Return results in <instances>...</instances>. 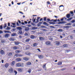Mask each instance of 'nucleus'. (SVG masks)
I'll return each mask as SVG.
<instances>
[{
	"label": "nucleus",
	"instance_id": "obj_54",
	"mask_svg": "<svg viewBox=\"0 0 75 75\" xmlns=\"http://www.w3.org/2000/svg\"><path fill=\"white\" fill-rule=\"evenodd\" d=\"M19 33L21 34L23 33V32L22 31H20L19 32Z\"/></svg>",
	"mask_w": 75,
	"mask_h": 75
},
{
	"label": "nucleus",
	"instance_id": "obj_39",
	"mask_svg": "<svg viewBox=\"0 0 75 75\" xmlns=\"http://www.w3.org/2000/svg\"><path fill=\"white\" fill-rule=\"evenodd\" d=\"M24 35H25L26 37H27L28 36V34L27 33H25L24 34Z\"/></svg>",
	"mask_w": 75,
	"mask_h": 75
},
{
	"label": "nucleus",
	"instance_id": "obj_48",
	"mask_svg": "<svg viewBox=\"0 0 75 75\" xmlns=\"http://www.w3.org/2000/svg\"><path fill=\"white\" fill-rule=\"evenodd\" d=\"M8 55L9 56H11L12 55V53H9Z\"/></svg>",
	"mask_w": 75,
	"mask_h": 75
},
{
	"label": "nucleus",
	"instance_id": "obj_3",
	"mask_svg": "<svg viewBox=\"0 0 75 75\" xmlns=\"http://www.w3.org/2000/svg\"><path fill=\"white\" fill-rule=\"evenodd\" d=\"M23 27H25V31H29V30H30V28L28 27H25L24 26H23Z\"/></svg>",
	"mask_w": 75,
	"mask_h": 75
},
{
	"label": "nucleus",
	"instance_id": "obj_17",
	"mask_svg": "<svg viewBox=\"0 0 75 75\" xmlns=\"http://www.w3.org/2000/svg\"><path fill=\"white\" fill-rule=\"evenodd\" d=\"M46 44L47 45H50V44H51V42L49 41H47L46 42Z\"/></svg>",
	"mask_w": 75,
	"mask_h": 75
},
{
	"label": "nucleus",
	"instance_id": "obj_27",
	"mask_svg": "<svg viewBox=\"0 0 75 75\" xmlns=\"http://www.w3.org/2000/svg\"><path fill=\"white\" fill-rule=\"evenodd\" d=\"M13 49L14 50H17V47L16 46H14L13 47Z\"/></svg>",
	"mask_w": 75,
	"mask_h": 75
},
{
	"label": "nucleus",
	"instance_id": "obj_15",
	"mask_svg": "<svg viewBox=\"0 0 75 75\" xmlns=\"http://www.w3.org/2000/svg\"><path fill=\"white\" fill-rule=\"evenodd\" d=\"M15 44L16 45H19V44H20V42H15Z\"/></svg>",
	"mask_w": 75,
	"mask_h": 75
},
{
	"label": "nucleus",
	"instance_id": "obj_13",
	"mask_svg": "<svg viewBox=\"0 0 75 75\" xmlns=\"http://www.w3.org/2000/svg\"><path fill=\"white\" fill-rule=\"evenodd\" d=\"M38 45V43H33V47H36Z\"/></svg>",
	"mask_w": 75,
	"mask_h": 75
},
{
	"label": "nucleus",
	"instance_id": "obj_47",
	"mask_svg": "<svg viewBox=\"0 0 75 75\" xmlns=\"http://www.w3.org/2000/svg\"><path fill=\"white\" fill-rule=\"evenodd\" d=\"M19 54H16L15 55V56L16 57H19Z\"/></svg>",
	"mask_w": 75,
	"mask_h": 75
},
{
	"label": "nucleus",
	"instance_id": "obj_53",
	"mask_svg": "<svg viewBox=\"0 0 75 75\" xmlns=\"http://www.w3.org/2000/svg\"><path fill=\"white\" fill-rule=\"evenodd\" d=\"M9 29H10V28L8 26H7V28L6 29V30H9Z\"/></svg>",
	"mask_w": 75,
	"mask_h": 75
},
{
	"label": "nucleus",
	"instance_id": "obj_55",
	"mask_svg": "<svg viewBox=\"0 0 75 75\" xmlns=\"http://www.w3.org/2000/svg\"><path fill=\"white\" fill-rule=\"evenodd\" d=\"M42 28H47V27H46L44 26H42Z\"/></svg>",
	"mask_w": 75,
	"mask_h": 75
},
{
	"label": "nucleus",
	"instance_id": "obj_10",
	"mask_svg": "<svg viewBox=\"0 0 75 75\" xmlns=\"http://www.w3.org/2000/svg\"><path fill=\"white\" fill-rule=\"evenodd\" d=\"M10 41H14V38H10L8 39Z\"/></svg>",
	"mask_w": 75,
	"mask_h": 75
},
{
	"label": "nucleus",
	"instance_id": "obj_1",
	"mask_svg": "<svg viewBox=\"0 0 75 75\" xmlns=\"http://www.w3.org/2000/svg\"><path fill=\"white\" fill-rule=\"evenodd\" d=\"M16 65L17 67H24L23 63H22L21 64L20 63H18L16 64Z\"/></svg>",
	"mask_w": 75,
	"mask_h": 75
},
{
	"label": "nucleus",
	"instance_id": "obj_14",
	"mask_svg": "<svg viewBox=\"0 0 75 75\" xmlns=\"http://www.w3.org/2000/svg\"><path fill=\"white\" fill-rule=\"evenodd\" d=\"M71 17V14H67L66 15V17L68 18H69Z\"/></svg>",
	"mask_w": 75,
	"mask_h": 75
},
{
	"label": "nucleus",
	"instance_id": "obj_43",
	"mask_svg": "<svg viewBox=\"0 0 75 75\" xmlns=\"http://www.w3.org/2000/svg\"><path fill=\"white\" fill-rule=\"evenodd\" d=\"M24 56V55L22 54H19V57H23Z\"/></svg>",
	"mask_w": 75,
	"mask_h": 75
},
{
	"label": "nucleus",
	"instance_id": "obj_60",
	"mask_svg": "<svg viewBox=\"0 0 75 75\" xmlns=\"http://www.w3.org/2000/svg\"><path fill=\"white\" fill-rule=\"evenodd\" d=\"M2 33H3V32L1 30H0V34H2Z\"/></svg>",
	"mask_w": 75,
	"mask_h": 75
},
{
	"label": "nucleus",
	"instance_id": "obj_28",
	"mask_svg": "<svg viewBox=\"0 0 75 75\" xmlns=\"http://www.w3.org/2000/svg\"><path fill=\"white\" fill-rule=\"evenodd\" d=\"M47 64H44L43 66V68H44V69H45V68H46V65Z\"/></svg>",
	"mask_w": 75,
	"mask_h": 75
},
{
	"label": "nucleus",
	"instance_id": "obj_49",
	"mask_svg": "<svg viewBox=\"0 0 75 75\" xmlns=\"http://www.w3.org/2000/svg\"><path fill=\"white\" fill-rule=\"evenodd\" d=\"M75 20H73L71 21V23H75Z\"/></svg>",
	"mask_w": 75,
	"mask_h": 75
},
{
	"label": "nucleus",
	"instance_id": "obj_34",
	"mask_svg": "<svg viewBox=\"0 0 75 75\" xmlns=\"http://www.w3.org/2000/svg\"><path fill=\"white\" fill-rule=\"evenodd\" d=\"M49 24H55V23L52 22H49Z\"/></svg>",
	"mask_w": 75,
	"mask_h": 75
},
{
	"label": "nucleus",
	"instance_id": "obj_11",
	"mask_svg": "<svg viewBox=\"0 0 75 75\" xmlns=\"http://www.w3.org/2000/svg\"><path fill=\"white\" fill-rule=\"evenodd\" d=\"M55 43L57 45H59V44H60V42L59 41H56Z\"/></svg>",
	"mask_w": 75,
	"mask_h": 75
},
{
	"label": "nucleus",
	"instance_id": "obj_30",
	"mask_svg": "<svg viewBox=\"0 0 75 75\" xmlns=\"http://www.w3.org/2000/svg\"><path fill=\"white\" fill-rule=\"evenodd\" d=\"M47 20L49 22V21H53V20H54V19H52L51 20H50V19H47Z\"/></svg>",
	"mask_w": 75,
	"mask_h": 75
},
{
	"label": "nucleus",
	"instance_id": "obj_57",
	"mask_svg": "<svg viewBox=\"0 0 75 75\" xmlns=\"http://www.w3.org/2000/svg\"><path fill=\"white\" fill-rule=\"evenodd\" d=\"M16 25H18V26H19V25L18 22H16Z\"/></svg>",
	"mask_w": 75,
	"mask_h": 75
},
{
	"label": "nucleus",
	"instance_id": "obj_64",
	"mask_svg": "<svg viewBox=\"0 0 75 75\" xmlns=\"http://www.w3.org/2000/svg\"><path fill=\"white\" fill-rule=\"evenodd\" d=\"M60 21H64V18H62L61 19Z\"/></svg>",
	"mask_w": 75,
	"mask_h": 75
},
{
	"label": "nucleus",
	"instance_id": "obj_44",
	"mask_svg": "<svg viewBox=\"0 0 75 75\" xmlns=\"http://www.w3.org/2000/svg\"><path fill=\"white\" fill-rule=\"evenodd\" d=\"M14 72L15 73V75H17V71L15 70L14 71Z\"/></svg>",
	"mask_w": 75,
	"mask_h": 75
},
{
	"label": "nucleus",
	"instance_id": "obj_16",
	"mask_svg": "<svg viewBox=\"0 0 75 75\" xmlns=\"http://www.w3.org/2000/svg\"><path fill=\"white\" fill-rule=\"evenodd\" d=\"M18 71H19V72H22V71H23V68H18Z\"/></svg>",
	"mask_w": 75,
	"mask_h": 75
},
{
	"label": "nucleus",
	"instance_id": "obj_51",
	"mask_svg": "<svg viewBox=\"0 0 75 75\" xmlns=\"http://www.w3.org/2000/svg\"><path fill=\"white\" fill-rule=\"evenodd\" d=\"M52 4H53V5H56V3L55 2H54L52 3Z\"/></svg>",
	"mask_w": 75,
	"mask_h": 75
},
{
	"label": "nucleus",
	"instance_id": "obj_33",
	"mask_svg": "<svg viewBox=\"0 0 75 75\" xmlns=\"http://www.w3.org/2000/svg\"><path fill=\"white\" fill-rule=\"evenodd\" d=\"M58 31L59 32H62V29H59L58 30Z\"/></svg>",
	"mask_w": 75,
	"mask_h": 75
},
{
	"label": "nucleus",
	"instance_id": "obj_2",
	"mask_svg": "<svg viewBox=\"0 0 75 75\" xmlns=\"http://www.w3.org/2000/svg\"><path fill=\"white\" fill-rule=\"evenodd\" d=\"M8 71L9 73H13V72H14V69H13V68L11 67L9 69Z\"/></svg>",
	"mask_w": 75,
	"mask_h": 75
},
{
	"label": "nucleus",
	"instance_id": "obj_46",
	"mask_svg": "<svg viewBox=\"0 0 75 75\" xmlns=\"http://www.w3.org/2000/svg\"><path fill=\"white\" fill-rule=\"evenodd\" d=\"M0 30H2L3 29V25H1L0 26Z\"/></svg>",
	"mask_w": 75,
	"mask_h": 75
},
{
	"label": "nucleus",
	"instance_id": "obj_45",
	"mask_svg": "<svg viewBox=\"0 0 75 75\" xmlns=\"http://www.w3.org/2000/svg\"><path fill=\"white\" fill-rule=\"evenodd\" d=\"M70 38L71 39H73V36L72 35H70Z\"/></svg>",
	"mask_w": 75,
	"mask_h": 75
},
{
	"label": "nucleus",
	"instance_id": "obj_36",
	"mask_svg": "<svg viewBox=\"0 0 75 75\" xmlns=\"http://www.w3.org/2000/svg\"><path fill=\"white\" fill-rule=\"evenodd\" d=\"M28 72L29 73H31V69H29L28 70Z\"/></svg>",
	"mask_w": 75,
	"mask_h": 75
},
{
	"label": "nucleus",
	"instance_id": "obj_7",
	"mask_svg": "<svg viewBox=\"0 0 75 75\" xmlns=\"http://www.w3.org/2000/svg\"><path fill=\"white\" fill-rule=\"evenodd\" d=\"M65 23H66V22H65V21H63L58 23V24H65Z\"/></svg>",
	"mask_w": 75,
	"mask_h": 75
},
{
	"label": "nucleus",
	"instance_id": "obj_41",
	"mask_svg": "<svg viewBox=\"0 0 75 75\" xmlns=\"http://www.w3.org/2000/svg\"><path fill=\"white\" fill-rule=\"evenodd\" d=\"M43 20L44 21H46L47 20V17H44L43 18Z\"/></svg>",
	"mask_w": 75,
	"mask_h": 75
},
{
	"label": "nucleus",
	"instance_id": "obj_21",
	"mask_svg": "<svg viewBox=\"0 0 75 75\" xmlns=\"http://www.w3.org/2000/svg\"><path fill=\"white\" fill-rule=\"evenodd\" d=\"M1 54L2 55H3L4 54V51L3 50H1Z\"/></svg>",
	"mask_w": 75,
	"mask_h": 75
},
{
	"label": "nucleus",
	"instance_id": "obj_18",
	"mask_svg": "<svg viewBox=\"0 0 75 75\" xmlns=\"http://www.w3.org/2000/svg\"><path fill=\"white\" fill-rule=\"evenodd\" d=\"M9 66V64L8 63H6L5 65V68H7Z\"/></svg>",
	"mask_w": 75,
	"mask_h": 75
},
{
	"label": "nucleus",
	"instance_id": "obj_12",
	"mask_svg": "<svg viewBox=\"0 0 75 75\" xmlns=\"http://www.w3.org/2000/svg\"><path fill=\"white\" fill-rule=\"evenodd\" d=\"M62 62H59L57 63V65H62Z\"/></svg>",
	"mask_w": 75,
	"mask_h": 75
},
{
	"label": "nucleus",
	"instance_id": "obj_52",
	"mask_svg": "<svg viewBox=\"0 0 75 75\" xmlns=\"http://www.w3.org/2000/svg\"><path fill=\"white\" fill-rule=\"evenodd\" d=\"M47 4H51L50 3V1H49L47 2Z\"/></svg>",
	"mask_w": 75,
	"mask_h": 75
},
{
	"label": "nucleus",
	"instance_id": "obj_23",
	"mask_svg": "<svg viewBox=\"0 0 75 75\" xmlns=\"http://www.w3.org/2000/svg\"><path fill=\"white\" fill-rule=\"evenodd\" d=\"M17 29L18 30H22V28L21 27H16Z\"/></svg>",
	"mask_w": 75,
	"mask_h": 75
},
{
	"label": "nucleus",
	"instance_id": "obj_22",
	"mask_svg": "<svg viewBox=\"0 0 75 75\" xmlns=\"http://www.w3.org/2000/svg\"><path fill=\"white\" fill-rule=\"evenodd\" d=\"M9 36V34H6L4 36L5 38H8Z\"/></svg>",
	"mask_w": 75,
	"mask_h": 75
},
{
	"label": "nucleus",
	"instance_id": "obj_62",
	"mask_svg": "<svg viewBox=\"0 0 75 75\" xmlns=\"http://www.w3.org/2000/svg\"><path fill=\"white\" fill-rule=\"evenodd\" d=\"M40 23H39L38 24H37V25H38V26H40Z\"/></svg>",
	"mask_w": 75,
	"mask_h": 75
},
{
	"label": "nucleus",
	"instance_id": "obj_63",
	"mask_svg": "<svg viewBox=\"0 0 75 75\" xmlns=\"http://www.w3.org/2000/svg\"><path fill=\"white\" fill-rule=\"evenodd\" d=\"M19 13H21L22 14H24V13H23L22 12L19 11Z\"/></svg>",
	"mask_w": 75,
	"mask_h": 75
},
{
	"label": "nucleus",
	"instance_id": "obj_32",
	"mask_svg": "<svg viewBox=\"0 0 75 75\" xmlns=\"http://www.w3.org/2000/svg\"><path fill=\"white\" fill-rule=\"evenodd\" d=\"M32 29L33 30H36V29H37V28L35 27H33L32 28Z\"/></svg>",
	"mask_w": 75,
	"mask_h": 75
},
{
	"label": "nucleus",
	"instance_id": "obj_31",
	"mask_svg": "<svg viewBox=\"0 0 75 75\" xmlns=\"http://www.w3.org/2000/svg\"><path fill=\"white\" fill-rule=\"evenodd\" d=\"M34 17L33 18L32 21H33V23H34V22H35V20H36V18H35L34 19Z\"/></svg>",
	"mask_w": 75,
	"mask_h": 75
},
{
	"label": "nucleus",
	"instance_id": "obj_19",
	"mask_svg": "<svg viewBox=\"0 0 75 75\" xmlns=\"http://www.w3.org/2000/svg\"><path fill=\"white\" fill-rule=\"evenodd\" d=\"M30 38L31 39H34L35 38V36L33 35H31Z\"/></svg>",
	"mask_w": 75,
	"mask_h": 75
},
{
	"label": "nucleus",
	"instance_id": "obj_58",
	"mask_svg": "<svg viewBox=\"0 0 75 75\" xmlns=\"http://www.w3.org/2000/svg\"><path fill=\"white\" fill-rule=\"evenodd\" d=\"M43 19V18H40V21H42Z\"/></svg>",
	"mask_w": 75,
	"mask_h": 75
},
{
	"label": "nucleus",
	"instance_id": "obj_61",
	"mask_svg": "<svg viewBox=\"0 0 75 75\" xmlns=\"http://www.w3.org/2000/svg\"><path fill=\"white\" fill-rule=\"evenodd\" d=\"M65 69H66L65 68H63L62 69H61V71H64V70H65Z\"/></svg>",
	"mask_w": 75,
	"mask_h": 75
},
{
	"label": "nucleus",
	"instance_id": "obj_8",
	"mask_svg": "<svg viewBox=\"0 0 75 75\" xmlns=\"http://www.w3.org/2000/svg\"><path fill=\"white\" fill-rule=\"evenodd\" d=\"M26 65H31L32 64L31 63V62H28L26 63Z\"/></svg>",
	"mask_w": 75,
	"mask_h": 75
},
{
	"label": "nucleus",
	"instance_id": "obj_6",
	"mask_svg": "<svg viewBox=\"0 0 75 75\" xmlns=\"http://www.w3.org/2000/svg\"><path fill=\"white\" fill-rule=\"evenodd\" d=\"M23 60H25V61H27L29 60V58L28 57H25L23 58Z\"/></svg>",
	"mask_w": 75,
	"mask_h": 75
},
{
	"label": "nucleus",
	"instance_id": "obj_35",
	"mask_svg": "<svg viewBox=\"0 0 75 75\" xmlns=\"http://www.w3.org/2000/svg\"><path fill=\"white\" fill-rule=\"evenodd\" d=\"M66 24V25H72V24L70 23H68Z\"/></svg>",
	"mask_w": 75,
	"mask_h": 75
},
{
	"label": "nucleus",
	"instance_id": "obj_59",
	"mask_svg": "<svg viewBox=\"0 0 75 75\" xmlns=\"http://www.w3.org/2000/svg\"><path fill=\"white\" fill-rule=\"evenodd\" d=\"M19 38H22V36L21 35H20L19 36Z\"/></svg>",
	"mask_w": 75,
	"mask_h": 75
},
{
	"label": "nucleus",
	"instance_id": "obj_42",
	"mask_svg": "<svg viewBox=\"0 0 75 75\" xmlns=\"http://www.w3.org/2000/svg\"><path fill=\"white\" fill-rule=\"evenodd\" d=\"M72 18H70L67 19V21H70V20H72Z\"/></svg>",
	"mask_w": 75,
	"mask_h": 75
},
{
	"label": "nucleus",
	"instance_id": "obj_29",
	"mask_svg": "<svg viewBox=\"0 0 75 75\" xmlns=\"http://www.w3.org/2000/svg\"><path fill=\"white\" fill-rule=\"evenodd\" d=\"M16 53H20V51L19 50H16L15 51Z\"/></svg>",
	"mask_w": 75,
	"mask_h": 75
},
{
	"label": "nucleus",
	"instance_id": "obj_24",
	"mask_svg": "<svg viewBox=\"0 0 75 75\" xmlns=\"http://www.w3.org/2000/svg\"><path fill=\"white\" fill-rule=\"evenodd\" d=\"M63 47H64V48L67 47H68V45L67 44H64L63 45Z\"/></svg>",
	"mask_w": 75,
	"mask_h": 75
},
{
	"label": "nucleus",
	"instance_id": "obj_20",
	"mask_svg": "<svg viewBox=\"0 0 75 75\" xmlns=\"http://www.w3.org/2000/svg\"><path fill=\"white\" fill-rule=\"evenodd\" d=\"M43 24H44V25H47V26H49V24H48V23H47L45 22H43Z\"/></svg>",
	"mask_w": 75,
	"mask_h": 75
},
{
	"label": "nucleus",
	"instance_id": "obj_40",
	"mask_svg": "<svg viewBox=\"0 0 75 75\" xmlns=\"http://www.w3.org/2000/svg\"><path fill=\"white\" fill-rule=\"evenodd\" d=\"M16 34L15 33H13L12 34V36L13 37H14V36L16 35Z\"/></svg>",
	"mask_w": 75,
	"mask_h": 75
},
{
	"label": "nucleus",
	"instance_id": "obj_37",
	"mask_svg": "<svg viewBox=\"0 0 75 75\" xmlns=\"http://www.w3.org/2000/svg\"><path fill=\"white\" fill-rule=\"evenodd\" d=\"M7 27V24L5 23L4 24V26H3L4 28H6V27Z\"/></svg>",
	"mask_w": 75,
	"mask_h": 75
},
{
	"label": "nucleus",
	"instance_id": "obj_56",
	"mask_svg": "<svg viewBox=\"0 0 75 75\" xmlns=\"http://www.w3.org/2000/svg\"><path fill=\"white\" fill-rule=\"evenodd\" d=\"M39 20H38V19H36L37 21L35 22V23H38L39 22Z\"/></svg>",
	"mask_w": 75,
	"mask_h": 75
},
{
	"label": "nucleus",
	"instance_id": "obj_5",
	"mask_svg": "<svg viewBox=\"0 0 75 75\" xmlns=\"http://www.w3.org/2000/svg\"><path fill=\"white\" fill-rule=\"evenodd\" d=\"M39 40L40 41H44V40H45V38L40 37H39Z\"/></svg>",
	"mask_w": 75,
	"mask_h": 75
},
{
	"label": "nucleus",
	"instance_id": "obj_9",
	"mask_svg": "<svg viewBox=\"0 0 75 75\" xmlns=\"http://www.w3.org/2000/svg\"><path fill=\"white\" fill-rule=\"evenodd\" d=\"M38 57L39 58H40V59H42L43 58H44L43 55H38Z\"/></svg>",
	"mask_w": 75,
	"mask_h": 75
},
{
	"label": "nucleus",
	"instance_id": "obj_50",
	"mask_svg": "<svg viewBox=\"0 0 75 75\" xmlns=\"http://www.w3.org/2000/svg\"><path fill=\"white\" fill-rule=\"evenodd\" d=\"M65 28H69V27H71V26H65Z\"/></svg>",
	"mask_w": 75,
	"mask_h": 75
},
{
	"label": "nucleus",
	"instance_id": "obj_26",
	"mask_svg": "<svg viewBox=\"0 0 75 75\" xmlns=\"http://www.w3.org/2000/svg\"><path fill=\"white\" fill-rule=\"evenodd\" d=\"M30 41V39H27L26 40H25V42H29V41Z\"/></svg>",
	"mask_w": 75,
	"mask_h": 75
},
{
	"label": "nucleus",
	"instance_id": "obj_38",
	"mask_svg": "<svg viewBox=\"0 0 75 75\" xmlns=\"http://www.w3.org/2000/svg\"><path fill=\"white\" fill-rule=\"evenodd\" d=\"M1 42H2V43H4V42H5V40H1Z\"/></svg>",
	"mask_w": 75,
	"mask_h": 75
},
{
	"label": "nucleus",
	"instance_id": "obj_4",
	"mask_svg": "<svg viewBox=\"0 0 75 75\" xmlns=\"http://www.w3.org/2000/svg\"><path fill=\"white\" fill-rule=\"evenodd\" d=\"M16 60L17 62H20L21 61V58H18L16 59Z\"/></svg>",
	"mask_w": 75,
	"mask_h": 75
},
{
	"label": "nucleus",
	"instance_id": "obj_25",
	"mask_svg": "<svg viewBox=\"0 0 75 75\" xmlns=\"http://www.w3.org/2000/svg\"><path fill=\"white\" fill-rule=\"evenodd\" d=\"M15 64V61H13L12 62H11V65H13H13H14V64Z\"/></svg>",
	"mask_w": 75,
	"mask_h": 75
}]
</instances>
